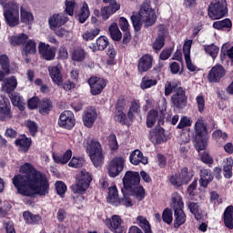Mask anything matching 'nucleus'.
Segmentation results:
<instances>
[{
  "instance_id": "nucleus-44",
  "label": "nucleus",
  "mask_w": 233,
  "mask_h": 233,
  "mask_svg": "<svg viewBox=\"0 0 233 233\" xmlns=\"http://www.w3.org/2000/svg\"><path fill=\"white\" fill-rule=\"evenodd\" d=\"M204 50L206 54L212 57V59H216V57H218V54L219 53V47L214 44L204 46Z\"/></svg>"
},
{
  "instance_id": "nucleus-62",
  "label": "nucleus",
  "mask_w": 233,
  "mask_h": 233,
  "mask_svg": "<svg viewBox=\"0 0 233 233\" xmlns=\"http://www.w3.org/2000/svg\"><path fill=\"white\" fill-rule=\"evenodd\" d=\"M39 105H40L39 97L37 96H33L27 102V106L30 110H35V108H37Z\"/></svg>"
},
{
  "instance_id": "nucleus-30",
  "label": "nucleus",
  "mask_w": 233,
  "mask_h": 233,
  "mask_svg": "<svg viewBox=\"0 0 233 233\" xmlns=\"http://www.w3.org/2000/svg\"><path fill=\"white\" fill-rule=\"evenodd\" d=\"M10 100L14 106H17L19 110H25L26 104L25 103V98L21 96L18 93H10L9 94Z\"/></svg>"
},
{
  "instance_id": "nucleus-39",
  "label": "nucleus",
  "mask_w": 233,
  "mask_h": 233,
  "mask_svg": "<svg viewBox=\"0 0 233 233\" xmlns=\"http://www.w3.org/2000/svg\"><path fill=\"white\" fill-rule=\"evenodd\" d=\"M76 181L79 183H83L84 185H87L90 187V183H92V176L86 170H82L76 176Z\"/></svg>"
},
{
  "instance_id": "nucleus-20",
  "label": "nucleus",
  "mask_w": 233,
  "mask_h": 233,
  "mask_svg": "<svg viewBox=\"0 0 233 233\" xmlns=\"http://www.w3.org/2000/svg\"><path fill=\"white\" fill-rule=\"evenodd\" d=\"M68 21V17H66L63 14H55L48 18V25L51 30H57V28H61L65 23Z\"/></svg>"
},
{
  "instance_id": "nucleus-55",
  "label": "nucleus",
  "mask_w": 233,
  "mask_h": 233,
  "mask_svg": "<svg viewBox=\"0 0 233 233\" xmlns=\"http://www.w3.org/2000/svg\"><path fill=\"white\" fill-rule=\"evenodd\" d=\"M165 46V37L163 35H158L156 41L153 43L154 50H161Z\"/></svg>"
},
{
  "instance_id": "nucleus-56",
  "label": "nucleus",
  "mask_w": 233,
  "mask_h": 233,
  "mask_svg": "<svg viewBox=\"0 0 233 233\" xmlns=\"http://www.w3.org/2000/svg\"><path fill=\"white\" fill-rule=\"evenodd\" d=\"M66 9L65 12L67 15H74V8H76V2L72 0H66L65 2Z\"/></svg>"
},
{
  "instance_id": "nucleus-38",
  "label": "nucleus",
  "mask_w": 233,
  "mask_h": 233,
  "mask_svg": "<svg viewBox=\"0 0 233 233\" xmlns=\"http://www.w3.org/2000/svg\"><path fill=\"white\" fill-rule=\"evenodd\" d=\"M28 40V36L25 34H20L18 35H13L9 38V43L13 46H19L21 45H25L26 41Z\"/></svg>"
},
{
  "instance_id": "nucleus-2",
  "label": "nucleus",
  "mask_w": 233,
  "mask_h": 233,
  "mask_svg": "<svg viewBox=\"0 0 233 233\" xmlns=\"http://www.w3.org/2000/svg\"><path fill=\"white\" fill-rule=\"evenodd\" d=\"M135 32H139L141 28L154 26L157 21L156 11L150 6V0H145L140 5L138 13L133 14L130 17Z\"/></svg>"
},
{
  "instance_id": "nucleus-54",
  "label": "nucleus",
  "mask_w": 233,
  "mask_h": 233,
  "mask_svg": "<svg viewBox=\"0 0 233 233\" xmlns=\"http://www.w3.org/2000/svg\"><path fill=\"white\" fill-rule=\"evenodd\" d=\"M56 194L60 196V198H63L66 192V185L63 181H57L55 184Z\"/></svg>"
},
{
  "instance_id": "nucleus-3",
  "label": "nucleus",
  "mask_w": 233,
  "mask_h": 233,
  "mask_svg": "<svg viewBox=\"0 0 233 233\" xmlns=\"http://www.w3.org/2000/svg\"><path fill=\"white\" fill-rule=\"evenodd\" d=\"M141 177L138 172L127 171L123 177L122 194L130 192V196L135 198L137 201L145 199V187L140 186Z\"/></svg>"
},
{
  "instance_id": "nucleus-52",
  "label": "nucleus",
  "mask_w": 233,
  "mask_h": 233,
  "mask_svg": "<svg viewBox=\"0 0 233 233\" xmlns=\"http://www.w3.org/2000/svg\"><path fill=\"white\" fill-rule=\"evenodd\" d=\"M25 127H27L29 133L34 137H35V134H37V130L39 127L37 126V123L32 120H27L25 123Z\"/></svg>"
},
{
  "instance_id": "nucleus-19",
  "label": "nucleus",
  "mask_w": 233,
  "mask_h": 233,
  "mask_svg": "<svg viewBox=\"0 0 233 233\" xmlns=\"http://www.w3.org/2000/svg\"><path fill=\"white\" fill-rule=\"evenodd\" d=\"M154 58L150 55L142 56L137 62V71L138 74H145V72H148L150 68H152V62Z\"/></svg>"
},
{
  "instance_id": "nucleus-37",
  "label": "nucleus",
  "mask_w": 233,
  "mask_h": 233,
  "mask_svg": "<svg viewBox=\"0 0 233 233\" xmlns=\"http://www.w3.org/2000/svg\"><path fill=\"white\" fill-rule=\"evenodd\" d=\"M52 100L48 98H44L39 105V112L42 116H45L50 112L53 108Z\"/></svg>"
},
{
  "instance_id": "nucleus-48",
  "label": "nucleus",
  "mask_w": 233,
  "mask_h": 233,
  "mask_svg": "<svg viewBox=\"0 0 233 233\" xmlns=\"http://www.w3.org/2000/svg\"><path fill=\"white\" fill-rule=\"evenodd\" d=\"M20 15L22 23H25V25H30V23L34 21V15L28 11H25L23 7L20 9Z\"/></svg>"
},
{
  "instance_id": "nucleus-8",
  "label": "nucleus",
  "mask_w": 233,
  "mask_h": 233,
  "mask_svg": "<svg viewBox=\"0 0 233 233\" xmlns=\"http://www.w3.org/2000/svg\"><path fill=\"white\" fill-rule=\"evenodd\" d=\"M194 177V170L188 169V167H183L180 173H173L168 177V181L173 187H182V185H187Z\"/></svg>"
},
{
  "instance_id": "nucleus-4",
  "label": "nucleus",
  "mask_w": 233,
  "mask_h": 233,
  "mask_svg": "<svg viewBox=\"0 0 233 233\" xmlns=\"http://www.w3.org/2000/svg\"><path fill=\"white\" fill-rule=\"evenodd\" d=\"M185 208V203H183V198L177 192L172 194L171 198V208L174 210V227L175 228H179L181 225L187 221V215L183 208Z\"/></svg>"
},
{
  "instance_id": "nucleus-25",
  "label": "nucleus",
  "mask_w": 233,
  "mask_h": 233,
  "mask_svg": "<svg viewBox=\"0 0 233 233\" xmlns=\"http://www.w3.org/2000/svg\"><path fill=\"white\" fill-rule=\"evenodd\" d=\"M109 223H110L109 228L111 232L119 233L125 230V227L122 226L123 219L121 218V217H119V215H113L111 217V219L109 220Z\"/></svg>"
},
{
  "instance_id": "nucleus-47",
  "label": "nucleus",
  "mask_w": 233,
  "mask_h": 233,
  "mask_svg": "<svg viewBox=\"0 0 233 233\" xmlns=\"http://www.w3.org/2000/svg\"><path fill=\"white\" fill-rule=\"evenodd\" d=\"M123 198L118 199L117 205H122L123 207H126L127 208H129V207H132V199L130 198V191H126V193H122Z\"/></svg>"
},
{
  "instance_id": "nucleus-43",
  "label": "nucleus",
  "mask_w": 233,
  "mask_h": 233,
  "mask_svg": "<svg viewBox=\"0 0 233 233\" xmlns=\"http://www.w3.org/2000/svg\"><path fill=\"white\" fill-rule=\"evenodd\" d=\"M156 85H157V79L144 76L142 78L140 87L142 88V90H147V88H152V86H156Z\"/></svg>"
},
{
  "instance_id": "nucleus-42",
  "label": "nucleus",
  "mask_w": 233,
  "mask_h": 233,
  "mask_svg": "<svg viewBox=\"0 0 233 233\" xmlns=\"http://www.w3.org/2000/svg\"><path fill=\"white\" fill-rule=\"evenodd\" d=\"M232 158H227V161L223 166L224 177H226V179H230V177H232Z\"/></svg>"
},
{
  "instance_id": "nucleus-34",
  "label": "nucleus",
  "mask_w": 233,
  "mask_h": 233,
  "mask_svg": "<svg viewBox=\"0 0 233 233\" xmlns=\"http://www.w3.org/2000/svg\"><path fill=\"white\" fill-rule=\"evenodd\" d=\"M119 191H117V187H110L108 188L107 203H111V205H117V203H119Z\"/></svg>"
},
{
  "instance_id": "nucleus-6",
  "label": "nucleus",
  "mask_w": 233,
  "mask_h": 233,
  "mask_svg": "<svg viewBox=\"0 0 233 233\" xmlns=\"http://www.w3.org/2000/svg\"><path fill=\"white\" fill-rule=\"evenodd\" d=\"M195 148L198 152H201V150H205L208 145L207 137V126H205V122L203 120L198 119L195 124Z\"/></svg>"
},
{
  "instance_id": "nucleus-5",
  "label": "nucleus",
  "mask_w": 233,
  "mask_h": 233,
  "mask_svg": "<svg viewBox=\"0 0 233 233\" xmlns=\"http://www.w3.org/2000/svg\"><path fill=\"white\" fill-rule=\"evenodd\" d=\"M4 7V17L8 26H17L19 25V5L15 1H11L7 4L0 2Z\"/></svg>"
},
{
  "instance_id": "nucleus-31",
  "label": "nucleus",
  "mask_w": 233,
  "mask_h": 233,
  "mask_svg": "<svg viewBox=\"0 0 233 233\" xmlns=\"http://www.w3.org/2000/svg\"><path fill=\"white\" fill-rule=\"evenodd\" d=\"M108 38L105 35H102L96 39V44H92L90 46V48L93 50V52H96V50L103 51L108 46Z\"/></svg>"
},
{
  "instance_id": "nucleus-64",
  "label": "nucleus",
  "mask_w": 233,
  "mask_h": 233,
  "mask_svg": "<svg viewBox=\"0 0 233 233\" xmlns=\"http://www.w3.org/2000/svg\"><path fill=\"white\" fill-rule=\"evenodd\" d=\"M115 121L125 125L127 123V115L123 113V111L118 110L115 115Z\"/></svg>"
},
{
  "instance_id": "nucleus-27",
  "label": "nucleus",
  "mask_w": 233,
  "mask_h": 233,
  "mask_svg": "<svg viewBox=\"0 0 233 233\" xmlns=\"http://www.w3.org/2000/svg\"><path fill=\"white\" fill-rule=\"evenodd\" d=\"M15 88H17V79L15 76L5 78L2 83V89L4 92H6V94H12Z\"/></svg>"
},
{
  "instance_id": "nucleus-50",
  "label": "nucleus",
  "mask_w": 233,
  "mask_h": 233,
  "mask_svg": "<svg viewBox=\"0 0 233 233\" xmlns=\"http://www.w3.org/2000/svg\"><path fill=\"white\" fill-rule=\"evenodd\" d=\"M174 219L172 209L167 208L164 209L162 213V220L164 223H167V225H170Z\"/></svg>"
},
{
  "instance_id": "nucleus-23",
  "label": "nucleus",
  "mask_w": 233,
  "mask_h": 233,
  "mask_svg": "<svg viewBox=\"0 0 233 233\" xmlns=\"http://www.w3.org/2000/svg\"><path fill=\"white\" fill-rule=\"evenodd\" d=\"M212 181H214V175H212V170L205 168L201 169L200 179L198 180L200 187L207 188V187H208L209 183H212Z\"/></svg>"
},
{
  "instance_id": "nucleus-58",
  "label": "nucleus",
  "mask_w": 233,
  "mask_h": 233,
  "mask_svg": "<svg viewBox=\"0 0 233 233\" xmlns=\"http://www.w3.org/2000/svg\"><path fill=\"white\" fill-rule=\"evenodd\" d=\"M174 90H177V84L172 82H166L165 84V96H170Z\"/></svg>"
},
{
  "instance_id": "nucleus-12",
  "label": "nucleus",
  "mask_w": 233,
  "mask_h": 233,
  "mask_svg": "<svg viewBox=\"0 0 233 233\" xmlns=\"http://www.w3.org/2000/svg\"><path fill=\"white\" fill-rule=\"evenodd\" d=\"M58 126L61 128L72 130V127H76V116H74V113L70 110L62 112L58 119Z\"/></svg>"
},
{
  "instance_id": "nucleus-13",
  "label": "nucleus",
  "mask_w": 233,
  "mask_h": 233,
  "mask_svg": "<svg viewBox=\"0 0 233 233\" xmlns=\"http://www.w3.org/2000/svg\"><path fill=\"white\" fill-rule=\"evenodd\" d=\"M87 83L90 86L92 96H99L106 87V80L97 76H91L87 80Z\"/></svg>"
},
{
  "instance_id": "nucleus-32",
  "label": "nucleus",
  "mask_w": 233,
  "mask_h": 233,
  "mask_svg": "<svg viewBox=\"0 0 233 233\" xmlns=\"http://www.w3.org/2000/svg\"><path fill=\"white\" fill-rule=\"evenodd\" d=\"M23 218L27 225H39L41 216L35 215L30 211H24Z\"/></svg>"
},
{
  "instance_id": "nucleus-11",
  "label": "nucleus",
  "mask_w": 233,
  "mask_h": 233,
  "mask_svg": "<svg viewBox=\"0 0 233 233\" xmlns=\"http://www.w3.org/2000/svg\"><path fill=\"white\" fill-rule=\"evenodd\" d=\"M171 103L177 110H183L187 106V95H185V89L183 87H177L171 97Z\"/></svg>"
},
{
  "instance_id": "nucleus-45",
  "label": "nucleus",
  "mask_w": 233,
  "mask_h": 233,
  "mask_svg": "<svg viewBox=\"0 0 233 233\" xmlns=\"http://www.w3.org/2000/svg\"><path fill=\"white\" fill-rule=\"evenodd\" d=\"M187 207L191 214L195 216V219H197V221H199V219H201V211H199V205H198V203L196 202H189L187 204Z\"/></svg>"
},
{
  "instance_id": "nucleus-51",
  "label": "nucleus",
  "mask_w": 233,
  "mask_h": 233,
  "mask_svg": "<svg viewBox=\"0 0 233 233\" xmlns=\"http://www.w3.org/2000/svg\"><path fill=\"white\" fill-rule=\"evenodd\" d=\"M85 165V160L79 157H74L68 163L72 168H81Z\"/></svg>"
},
{
  "instance_id": "nucleus-21",
  "label": "nucleus",
  "mask_w": 233,
  "mask_h": 233,
  "mask_svg": "<svg viewBox=\"0 0 233 233\" xmlns=\"http://www.w3.org/2000/svg\"><path fill=\"white\" fill-rule=\"evenodd\" d=\"M48 72L53 83L57 85V86H61V85H63V73H61V66H49Z\"/></svg>"
},
{
  "instance_id": "nucleus-1",
  "label": "nucleus",
  "mask_w": 233,
  "mask_h": 233,
  "mask_svg": "<svg viewBox=\"0 0 233 233\" xmlns=\"http://www.w3.org/2000/svg\"><path fill=\"white\" fill-rule=\"evenodd\" d=\"M12 183L18 194L28 198H32L34 194L46 196L50 190L46 176L37 171L30 163H25L20 167V174L12 178Z\"/></svg>"
},
{
  "instance_id": "nucleus-9",
  "label": "nucleus",
  "mask_w": 233,
  "mask_h": 233,
  "mask_svg": "<svg viewBox=\"0 0 233 233\" xmlns=\"http://www.w3.org/2000/svg\"><path fill=\"white\" fill-rule=\"evenodd\" d=\"M127 160L123 156H116L108 161L106 170L109 177H117L125 170Z\"/></svg>"
},
{
  "instance_id": "nucleus-53",
  "label": "nucleus",
  "mask_w": 233,
  "mask_h": 233,
  "mask_svg": "<svg viewBox=\"0 0 233 233\" xmlns=\"http://www.w3.org/2000/svg\"><path fill=\"white\" fill-rule=\"evenodd\" d=\"M25 54H35L37 49L35 48V42L34 40H28L24 47Z\"/></svg>"
},
{
  "instance_id": "nucleus-35",
  "label": "nucleus",
  "mask_w": 233,
  "mask_h": 233,
  "mask_svg": "<svg viewBox=\"0 0 233 233\" xmlns=\"http://www.w3.org/2000/svg\"><path fill=\"white\" fill-rule=\"evenodd\" d=\"M224 223L228 228H233V206H228L224 211Z\"/></svg>"
},
{
  "instance_id": "nucleus-17",
  "label": "nucleus",
  "mask_w": 233,
  "mask_h": 233,
  "mask_svg": "<svg viewBox=\"0 0 233 233\" xmlns=\"http://www.w3.org/2000/svg\"><path fill=\"white\" fill-rule=\"evenodd\" d=\"M149 140L153 145H161L165 143V129L161 127H157L149 131Z\"/></svg>"
},
{
  "instance_id": "nucleus-14",
  "label": "nucleus",
  "mask_w": 233,
  "mask_h": 233,
  "mask_svg": "<svg viewBox=\"0 0 233 233\" xmlns=\"http://www.w3.org/2000/svg\"><path fill=\"white\" fill-rule=\"evenodd\" d=\"M226 74L227 70H225V67L219 64H217L209 70L208 80L209 83H219L222 77H225Z\"/></svg>"
},
{
  "instance_id": "nucleus-28",
  "label": "nucleus",
  "mask_w": 233,
  "mask_h": 233,
  "mask_svg": "<svg viewBox=\"0 0 233 233\" xmlns=\"http://www.w3.org/2000/svg\"><path fill=\"white\" fill-rule=\"evenodd\" d=\"M53 159L55 163H57L58 165H66V163L72 159V150L68 149L63 155L54 153Z\"/></svg>"
},
{
  "instance_id": "nucleus-40",
  "label": "nucleus",
  "mask_w": 233,
  "mask_h": 233,
  "mask_svg": "<svg viewBox=\"0 0 233 233\" xmlns=\"http://www.w3.org/2000/svg\"><path fill=\"white\" fill-rule=\"evenodd\" d=\"M109 34L113 41H121V37H123L119 27H117V24L116 23L111 24L109 26Z\"/></svg>"
},
{
  "instance_id": "nucleus-10",
  "label": "nucleus",
  "mask_w": 233,
  "mask_h": 233,
  "mask_svg": "<svg viewBox=\"0 0 233 233\" xmlns=\"http://www.w3.org/2000/svg\"><path fill=\"white\" fill-rule=\"evenodd\" d=\"M228 14L227 0H213L208 6V16L210 19H221Z\"/></svg>"
},
{
  "instance_id": "nucleus-16",
  "label": "nucleus",
  "mask_w": 233,
  "mask_h": 233,
  "mask_svg": "<svg viewBox=\"0 0 233 233\" xmlns=\"http://www.w3.org/2000/svg\"><path fill=\"white\" fill-rule=\"evenodd\" d=\"M38 50L40 56L46 61H54L56 59V47L50 46V45H46L41 42L38 46Z\"/></svg>"
},
{
  "instance_id": "nucleus-15",
  "label": "nucleus",
  "mask_w": 233,
  "mask_h": 233,
  "mask_svg": "<svg viewBox=\"0 0 233 233\" xmlns=\"http://www.w3.org/2000/svg\"><path fill=\"white\" fill-rule=\"evenodd\" d=\"M12 106H10V100L1 96H0V121L10 119L12 117Z\"/></svg>"
},
{
  "instance_id": "nucleus-33",
  "label": "nucleus",
  "mask_w": 233,
  "mask_h": 233,
  "mask_svg": "<svg viewBox=\"0 0 233 233\" xmlns=\"http://www.w3.org/2000/svg\"><path fill=\"white\" fill-rule=\"evenodd\" d=\"M88 17H90V8L88 7V4H86V2H83L80 11L77 14V19L79 23L83 24L86 22Z\"/></svg>"
},
{
  "instance_id": "nucleus-61",
  "label": "nucleus",
  "mask_w": 233,
  "mask_h": 233,
  "mask_svg": "<svg viewBox=\"0 0 233 233\" xmlns=\"http://www.w3.org/2000/svg\"><path fill=\"white\" fill-rule=\"evenodd\" d=\"M192 125V121L187 116H182L177 128L182 130V128H187V127H190Z\"/></svg>"
},
{
  "instance_id": "nucleus-59",
  "label": "nucleus",
  "mask_w": 233,
  "mask_h": 233,
  "mask_svg": "<svg viewBox=\"0 0 233 233\" xmlns=\"http://www.w3.org/2000/svg\"><path fill=\"white\" fill-rule=\"evenodd\" d=\"M100 15L103 21H106V19H109L111 15H114V13L108 6H104L100 10Z\"/></svg>"
},
{
  "instance_id": "nucleus-24",
  "label": "nucleus",
  "mask_w": 233,
  "mask_h": 233,
  "mask_svg": "<svg viewBox=\"0 0 233 233\" xmlns=\"http://www.w3.org/2000/svg\"><path fill=\"white\" fill-rule=\"evenodd\" d=\"M156 121H158V125H163V116H159V113L156 109H152L147 113V127L152 128L156 125Z\"/></svg>"
},
{
  "instance_id": "nucleus-18",
  "label": "nucleus",
  "mask_w": 233,
  "mask_h": 233,
  "mask_svg": "<svg viewBox=\"0 0 233 233\" xmlns=\"http://www.w3.org/2000/svg\"><path fill=\"white\" fill-rule=\"evenodd\" d=\"M97 119V111L95 107H88L83 114V124L86 128H92Z\"/></svg>"
},
{
  "instance_id": "nucleus-49",
  "label": "nucleus",
  "mask_w": 233,
  "mask_h": 233,
  "mask_svg": "<svg viewBox=\"0 0 233 233\" xmlns=\"http://www.w3.org/2000/svg\"><path fill=\"white\" fill-rule=\"evenodd\" d=\"M101 29L97 27L94 29H89L83 35V39H85V41H92L96 35H99Z\"/></svg>"
},
{
  "instance_id": "nucleus-22",
  "label": "nucleus",
  "mask_w": 233,
  "mask_h": 233,
  "mask_svg": "<svg viewBox=\"0 0 233 233\" xmlns=\"http://www.w3.org/2000/svg\"><path fill=\"white\" fill-rule=\"evenodd\" d=\"M129 161L132 165L137 166L139 163L142 165H148V158L143 155L139 149H136L129 155Z\"/></svg>"
},
{
  "instance_id": "nucleus-60",
  "label": "nucleus",
  "mask_w": 233,
  "mask_h": 233,
  "mask_svg": "<svg viewBox=\"0 0 233 233\" xmlns=\"http://www.w3.org/2000/svg\"><path fill=\"white\" fill-rule=\"evenodd\" d=\"M107 139L111 150H117L119 148V145L117 144V137L114 134L109 135Z\"/></svg>"
},
{
  "instance_id": "nucleus-41",
  "label": "nucleus",
  "mask_w": 233,
  "mask_h": 233,
  "mask_svg": "<svg viewBox=\"0 0 233 233\" xmlns=\"http://www.w3.org/2000/svg\"><path fill=\"white\" fill-rule=\"evenodd\" d=\"M85 57H86V52H85V49L81 47L74 49L71 54L72 60L77 61L78 63H81V61H85Z\"/></svg>"
},
{
  "instance_id": "nucleus-26",
  "label": "nucleus",
  "mask_w": 233,
  "mask_h": 233,
  "mask_svg": "<svg viewBox=\"0 0 233 233\" xmlns=\"http://www.w3.org/2000/svg\"><path fill=\"white\" fill-rule=\"evenodd\" d=\"M89 186L86 184H83L82 182L76 181V184L72 185L71 188L74 194H80V196L76 197L75 201H85V197H83V194L86 192V188H88Z\"/></svg>"
},
{
  "instance_id": "nucleus-57",
  "label": "nucleus",
  "mask_w": 233,
  "mask_h": 233,
  "mask_svg": "<svg viewBox=\"0 0 233 233\" xmlns=\"http://www.w3.org/2000/svg\"><path fill=\"white\" fill-rule=\"evenodd\" d=\"M200 160L202 161V163H204L205 165H213L214 164V157H212L210 156V154H208V152L204 151L201 155H200Z\"/></svg>"
},
{
  "instance_id": "nucleus-63",
  "label": "nucleus",
  "mask_w": 233,
  "mask_h": 233,
  "mask_svg": "<svg viewBox=\"0 0 233 233\" xmlns=\"http://www.w3.org/2000/svg\"><path fill=\"white\" fill-rule=\"evenodd\" d=\"M192 40H187L183 46V54L185 58L190 57V50L192 49Z\"/></svg>"
},
{
  "instance_id": "nucleus-29",
  "label": "nucleus",
  "mask_w": 233,
  "mask_h": 233,
  "mask_svg": "<svg viewBox=\"0 0 233 233\" xmlns=\"http://www.w3.org/2000/svg\"><path fill=\"white\" fill-rule=\"evenodd\" d=\"M15 145L19 147L20 150H23V152H28L32 145V138L26 137L25 135H21V137L15 141Z\"/></svg>"
},
{
  "instance_id": "nucleus-7",
  "label": "nucleus",
  "mask_w": 233,
  "mask_h": 233,
  "mask_svg": "<svg viewBox=\"0 0 233 233\" xmlns=\"http://www.w3.org/2000/svg\"><path fill=\"white\" fill-rule=\"evenodd\" d=\"M86 150L94 167L96 168L97 167H101L103 165L105 157L103 156V149L101 148V144L99 141L96 139H92Z\"/></svg>"
},
{
  "instance_id": "nucleus-36",
  "label": "nucleus",
  "mask_w": 233,
  "mask_h": 233,
  "mask_svg": "<svg viewBox=\"0 0 233 233\" xmlns=\"http://www.w3.org/2000/svg\"><path fill=\"white\" fill-rule=\"evenodd\" d=\"M213 28L217 30H230L232 28V21L228 18L213 23Z\"/></svg>"
},
{
  "instance_id": "nucleus-46",
  "label": "nucleus",
  "mask_w": 233,
  "mask_h": 233,
  "mask_svg": "<svg viewBox=\"0 0 233 233\" xmlns=\"http://www.w3.org/2000/svg\"><path fill=\"white\" fill-rule=\"evenodd\" d=\"M0 66L5 74H10V58L6 55H0Z\"/></svg>"
}]
</instances>
